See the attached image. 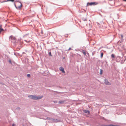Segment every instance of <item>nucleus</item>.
I'll return each instance as SVG.
<instances>
[{
  "mask_svg": "<svg viewBox=\"0 0 126 126\" xmlns=\"http://www.w3.org/2000/svg\"><path fill=\"white\" fill-rule=\"evenodd\" d=\"M30 98L33 100H37L41 99L43 97L42 96H38L35 95H30L28 96Z\"/></svg>",
  "mask_w": 126,
  "mask_h": 126,
  "instance_id": "nucleus-1",
  "label": "nucleus"
},
{
  "mask_svg": "<svg viewBox=\"0 0 126 126\" xmlns=\"http://www.w3.org/2000/svg\"><path fill=\"white\" fill-rule=\"evenodd\" d=\"M10 40H11V42L13 43L16 42V38L12 35L10 36L9 37Z\"/></svg>",
  "mask_w": 126,
  "mask_h": 126,
  "instance_id": "nucleus-2",
  "label": "nucleus"
},
{
  "mask_svg": "<svg viewBox=\"0 0 126 126\" xmlns=\"http://www.w3.org/2000/svg\"><path fill=\"white\" fill-rule=\"evenodd\" d=\"M96 3L95 2H91V3H87V5L88 6V5H96Z\"/></svg>",
  "mask_w": 126,
  "mask_h": 126,
  "instance_id": "nucleus-3",
  "label": "nucleus"
},
{
  "mask_svg": "<svg viewBox=\"0 0 126 126\" xmlns=\"http://www.w3.org/2000/svg\"><path fill=\"white\" fill-rule=\"evenodd\" d=\"M105 83L107 85H110V83L109 82L108 80H105Z\"/></svg>",
  "mask_w": 126,
  "mask_h": 126,
  "instance_id": "nucleus-4",
  "label": "nucleus"
},
{
  "mask_svg": "<svg viewBox=\"0 0 126 126\" xmlns=\"http://www.w3.org/2000/svg\"><path fill=\"white\" fill-rule=\"evenodd\" d=\"M18 42H19V43H18V44L19 45V46L20 48L21 47H22V45L23 44L22 43V42H21L20 41H18Z\"/></svg>",
  "mask_w": 126,
  "mask_h": 126,
  "instance_id": "nucleus-5",
  "label": "nucleus"
},
{
  "mask_svg": "<svg viewBox=\"0 0 126 126\" xmlns=\"http://www.w3.org/2000/svg\"><path fill=\"white\" fill-rule=\"evenodd\" d=\"M47 118L48 119H50V118ZM50 119V120L51 121H53V122H55L56 119H54V118H51Z\"/></svg>",
  "mask_w": 126,
  "mask_h": 126,
  "instance_id": "nucleus-6",
  "label": "nucleus"
},
{
  "mask_svg": "<svg viewBox=\"0 0 126 126\" xmlns=\"http://www.w3.org/2000/svg\"><path fill=\"white\" fill-rule=\"evenodd\" d=\"M59 69L60 71H61L63 73V67H61L59 68Z\"/></svg>",
  "mask_w": 126,
  "mask_h": 126,
  "instance_id": "nucleus-7",
  "label": "nucleus"
},
{
  "mask_svg": "<svg viewBox=\"0 0 126 126\" xmlns=\"http://www.w3.org/2000/svg\"><path fill=\"white\" fill-rule=\"evenodd\" d=\"M84 112L85 113H88V114L90 113V112L88 110H84Z\"/></svg>",
  "mask_w": 126,
  "mask_h": 126,
  "instance_id": "nucleus-8",
  "label": "nucleus"
},
{
  "mask_svg": "<svg viewBox=\"0 0 126 126\" xmlns=\"http://www.w3.org/2000/svg\"><path fill=\"white\" fill-rule=\"evenodd\" d=\"M14 55H15L16 56H19V54L18 53H15Z\"/></svg>",
  "mask_w": 126,
  "mask_h": 126,
  "instance_id": "nucleus-9",
  "label": "nucleus"
},
{
  "mask_svg": "<svg viewBox=\"0 0 126 126\" xmlns=\"http://www.w3.org/2000/svg\"><path fill=\"white\" fill-rule=\"evenodd\" d=\"M17 9H17L20 10L21 9V6H19L18 7H17Z\"/></svg>",
  "mask_w": 126,
  "mask_h": 126,
  "instance_id": "nucleus-10",
  "label": "nucleus"
},
{
  "mask_svg": "<svg viewBox=\"0 0 126 126\" xmlns=\"http://www.w3.org/2000/svg\"><path fill=\"white\" fill-rule=\"evenodd\" d=\"M3 30H4V29H3L0 28V33Z\"/></svg>",
  "mask_w": 126,
  "mask_h": 126,
  "instance_id": "nucleus-11",
  "label": "nucleus"
},
{
  "mask_svg": "<svg viewBox=\"0 0 126 126\" xmlns=\"http://www.w3.org/2000/svg\"><path fill=\"white\" fill-rule=\"evenodd\" d=\"M9 63H10L11 64H12V62L11 60V59H9Z\"/></svg>",
  "mask_w": 126,
  "mask_h": 126,
  "instance_id": "nucleus-12",
  "label": "nucleus"
},
{
  "mask_svg": "<svg viewBox=\"0 0 126 126\" xmlns=\"http://www.w3.org/2000/svg\"><path fill=\"white\" fill-rule=\"evenodd\" d=\"M48 55H49V56H52V55H51V52H48Z\"/></svg>",
  "mask_w": 126,
  "mask_h": 126,
  "instance_id": "nucleus-13",
  "label": "nucleus"
},
{
  "mask_svg": "<svg viewBox=\"0 0 126 126\" xmlns=\"http://www.w3.org/2000/svg\"><path fill=\"white\" fill-rule=\"evenodd\" d=\"M7 1H10L12 2H14V0H7Z\"/></svg>",
  "mask_w": 126,
  "mask_h": 126,
  "instance_id": "nucleus-14",
  "label": "nucleus"
},
{
  "mask_svg": "<svg viewBox=\"0 0 126 126\" xmlns=\"http://www.w3.org/2000/svg\"><path fill=\"white\" fill-rule=\"evenodd\" d=\"M108 126H120L118 125H109Z\"/></svg>",
  "mask_w": 126,
  "mask_h": 126,
  "instance_id": "nucleus-15",
  "label": "nucleus"
},
{
  "mask_svg": "<svg viewBox=\"0 0 126 126\" xmlns=\"http://www.w3.org/2000/svg\"><path fill=\"white\" fill-rule=\"evenodd\" d=\"M55 120H56L55 122H59L60 121V120L57 119H56Z\"/></svg>",
  "mask_w": 126,
  "mask_h": 126,
  "instance_id": "nucleus-16",
  "label": "nucleus"
},
{
  "mask_svg": "<svg viewBox=\"0 0 126 126\" xmlns=\"http://www.w3.org/2000/svg\"><path fill=\"white\" fill-rule=\"evenodd\" d=\"M27 76L28 77L30 78V74H27Z\"/></svg>",
  "mask_w": 126,
  "mask_h": 126,
  "instance_id": "nucleus-17",
  "label": "nucleus"
},
{
  "mask_svg": "<svg viewBox=\"0 0 126 126\" xmlns=\"http://www.w3.org/2000/svg\"><path fill=\"white\" fill-rule=\"evenodd\" d=\"M59 103H63V101H60L59 102Z\"/></svg>",
  "mask_w": 126,
  "mask_h": 126,
  "instance_id": "nucleus-18",
  "label": "nucleus"
},
{
  "mask_svg": "<svg viewBox=\"0 0 126 126\" xmlns=\"http://www.w3.org/2000/svg\"><path fill=\"white\" fill-rule=\"evenodd\" d=\"M82 52H83V54L84 55H86V52L85 51H84L83 50L82 51Z\"/></svg>",
  "mask_w": 126,
  "mask_h": 126,
  "instance_id": "nucleus-19",
  "label": "nucleus"
},
{
  "mask_svg": "<svg viewBox=\"0 0 126 126\" xmlns=\"http://www.w3.org/2000/svg\"><path fill=\"white\" fill-rule=\"evenodd\" d=\"M8 2L7 1V0H4L3 1H2L1 2V3L4 2Z\"/></svg>",
  "mask_w": 126,
  "mask_h": 126,
  "instance_id": "nucleus-20",
  "label": "nucleus"
},
{
  "mask_svg": "<svg viewBox=\"0 0 126 126\" xmlns=\"http://www.w3.org/2000/svg\"><path fill=\"white\" fill-rule=\"evenodd\" d=\"M103 53H101V58H102L103 57Z\"/></svg>",
  "mask_w": 126,
  "mask_h": 126,
  "instance_id": "nucleus-21",
  "label": "nucleus"
},
{
  "mask_svg": "<svg viewBox=\"0 0 126 126\" xmlns=\"http://www.w3.org/2000/svg\"><path fill=\"white\" fill-rule=\"evenodd\" d=\"M15 2H19L20 3H21V2L19 0H16L15 1Z\"/></svg>",
  "mask_w": 126,
  "mask_h": 126,
  "instance_id": "nucleus-22",
  "label": "nucleus"
},
{
  "mask_svg": "<svg viewBox=\"0 0 126 126\" xmlns=\"http://www.w3.org/2000/svg\"><path fill=\"white\" fill-rule=\"evenodd\" d=\"M53 102H54V103H57V101H56V100L54 101H53Z\"/></svg>",
  "mask_w": 126,
  "mask_h": 126,
  "instance_id": "nucleus-23",
  "label": "nucleus"
},
{
  "mask_svg": "<svg viewBox=\"0 0 126 126\" xmlns=\"http://www.w3.org/2000/svg\"><path fill=\"white\" fill-rule=\"evenodd\" d=\"M24 41H26V42H27V43H29L30 42V40H29L28 41H27L26 40H25Z\"/></svg>",
  "mask_w": 126,
  "mask_h": 126,
  "instance_id": "nucleus-24",
  "label": "nucleus"
},
{
  "mask_svg": "<svg viewBox=\"0 0 126 126\" xmlns=\"http://www.w3.org/2000/svg\"><path fill=\"white\" fill-rule=\"evenodd\" d=\"M14 5L15 6V7H16V9H17V7L16 6V5L15 4V3H14Z\"/></svg>",
  "mask_w": 126,
  "mask_h": 126,
  "instance_id": "nucleus-25",
  "label": "nucleus"
},
{
  "mask_svg": "<svg viewBox=\"0 0 126 126\" xmlns=\"http://www.w3.org/2000/svg\"><path fill=\"white\" fill-rule=\"evenodd\" d=\"M20 108L19 107H17L16 108V109L18 110H20Z\"/></svg>",
  "mask_w": 126,
  "mask_h": 126,
  "instance_id": "nucleus-26",
  "label": "nucleus"
},
{
  "mask_svg": "<svg viewBox=\"0 0 126 126\" xmlns=\"http://www.w3.org/2000/svg\"><path fill=\"white\" fill-rule=\"evenodd\" d=\"M111 56L113 58H114V55L113 54H112L111 55Z\"/></svg>",
  "mask_w": 126,
  "mask_h": 126,
  "instance_id": "nucleus-27",
  "label": "nucleus"
},
{
  "mask_svg": "<svg viewBox=\"0 0 126 126\" xmlns=\"http://www.w3.org/2000/svg\"><path fill=\"white\" fill-rule=\"evenodd\" d=\"M28 35V34H26V35H25L23 37H25L27 35Z\"/></svg>",
  "mask_w": 126,
  "mask_h": 126,
  "instance_id": "nucleus-28",
  "label": "nucleus"
},
{
  "mask_svg": "<svg viewBox=\"0 0 126 126\" xmlns=\"http://www.w3.org/2000/svg\"><path fill=\"white\" fill-rule=\"evenodd\" d=\"M20 3L21 5H20V6H21V7L22 6V4L21 3V2Z\"/></svg>",
  "mask_w": 126,
  "mask_h": 126,
  "instance_id": "nucleus-29",
  "label": "nucleus"
},
{
  "mask_svg": "<svg viewBox=\"0 0 126 126\" xmlns=\"http://www.w3.org/2000/svg\"><path fill=\"white\" fill-rule=\"evenodd\" d=\"M120 35L121 36V37L122 38H123V35Z\"/></svg>",
  "mask_w": 126,
  "mask_h": 126,
  "instance_id": "nucleus-30",
  "label": "nucleus"
},
{
  "mask_svg": "<svg viewBox=\"0 0 126 126\" xmlns=\"http://www.w3.org/2000/svg\"><path fill=\"white\" fill-rule=\"evenodd\" d=\"M41 33H42V34H43V31H42V30L41 31Z\"/></svg>",
  "mask_w": 126,
  "mask_h": 126,
  "instance_id": "nucleus-31",
  "label": "nucleus"
},
{
  "mask_svg": "<svg viewBox=\"0 0 126 126\" xmlns=\"http://www.w3.org/2000/svg\"><path fill=\"white\" fill-rule=\"evenodd\" d=\"M12 126H15L14 125V124H13Z\"/></svg>",
  "mask_w": 126,
  "mask_h": 126,
  "instance_id": "nucleus-32",
  "label": "nucleus"
},
{
  "mask_svg": "<svg viewBox=\"0 0 126 126\" xmlns=\"http://www.w3.org/2000/svg\"><path fill=\"white\" fill-rule=\"evenodd\" d=\"M71 49V48H69V49H68V50H70Z\"/></svg>",
  "mask_w": 126,
  "mask_h": 126,
  "instance_id": "nucleus-33",
  "label": "nucleus"
},
{
  "mask_svg": "<svg viewBox=\"0 0 126 126\" xmlns=\"http://www.w3.org/2000/svg\"><path fill=\"white\" fill-rule=\"evenodd\" d=\"M123 1H126V0H123Z\"/></svg>",
  "mask_w": 126,
  "mask_h": 126,
  "instance_id": "nucleus-34",
  "label": "nucleus"
},
{
  "mask_svg": "<svg viewBox=\"0 0 126 126\" xmlns=\"http://www.w3.org/2000/svg\"><path fill=\"white\" fill-rule=\"evenodd\" d=\"M63 73H65V72H64V70H63Z\"/></svg>",
  "mask_w": 126,
  "mask_h": 126,
  "instance_id": "nucleus-35",
  "label": "nucleus"
},
{
  "mask_svg": "<svg viewBox=\"0 0 126 126\" xmlns=\"http://www.w3.org/2000/svg\"><path fill=\"white\" fill-rule=\"evenodd\" d=\"M100 74H102V73H101V72H100Z\"/></svg>",
  "mask_w": 126,
  "mask_h": 126,
  "instance_id": "nucleus-36",
  "label": "nucleus"
}]
</instances>
